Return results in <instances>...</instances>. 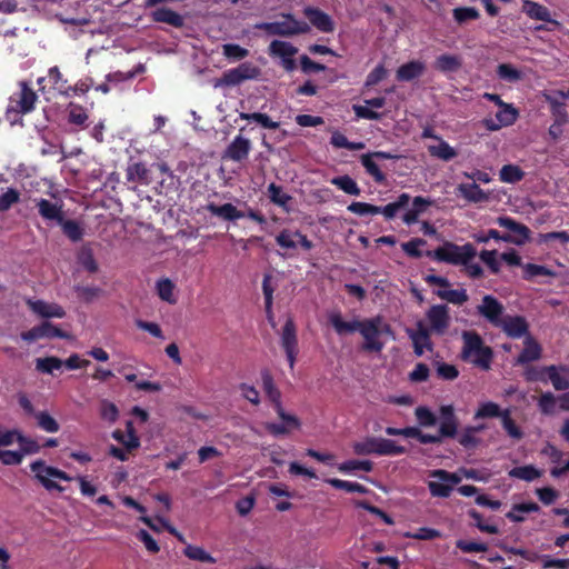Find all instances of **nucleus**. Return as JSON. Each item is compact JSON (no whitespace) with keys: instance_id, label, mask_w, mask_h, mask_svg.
Here are the masks:
<instances>
[{"instance_id":"obj_20","label":"nucleus","mask_w":569,"mask_h":569,"mask_svg":"<svg viewBox=\"0 0 569 569\" xmlns=\"http://www.w3.org/2000/svg\"><path fill=\"white\" fill-rule=\"evenodd\" d=\"M303 14L308 18L310 23L319 31L330 33L335 30L333 20L325 11L313 7H306L303 9Z\"/></svg>"},{"instance_id":"obj_30","label":"nucleus","mask_w":569,"mask_h":569,"mask_svg":"<svg viewBox=\"0 0 569 569\" xmlns=\"http://www.w3.org/2000/svg\"><path fill=\"white\" fill-rule=\"evenodd\" d=\"M425 64L421 61L413 60L400 66L396 77L399 81H411L419 78L425 71Z\"/></svg>"},{"instance_id":"obj_4","label":"nucleus","mask_w":569,"mask_h":569,"mask_svg":"<svg viewBox=\"0 0 569 569\" xmlns=\"http://www.w3.org/2000/svg\"><path fill=\"white\" fill-rule=\"evenodd\" d=\"M428 257L437 261L450 263L453 266H463L477 256V250L472 243H465L459 246L457 243L447 241L433 251L427 252Z\"/></svg>"},{"instance_id":"obj_48","label":"nucleus","mask_w":569,"mask_h":569,"mask_svg":"<svg viewBox=\"0 0 569 569\" xmlns=\"http://www.w3.org/2000/svg\"><path fill=\"white\" fill-rule=\"evenodd\" d=\"M511 478L521 479L525 481H533L541 476V471L532 465L515 467L509 471Z\"/></svg>"},{"instance_id":"obj_55","label":"nucleus","mask_w":569,"mask_h":569,"mask_svg":"<svg viewBox=\"0 0 569 569\" xmlns=\"http://www.w3.org/2000/svg\"><path fill=\"white\" fill-rule=\"evenodd\" d=\"M183 553L189 559L197 560L200 562H206V563H214L216 562V559L210 553H208L203 548L198 547V546L188 545L184 548Z\"/></svg>"},{"instance_id":"obj_40","label":"nucleus","mask_w":569,"mask_h":569,"mask_svg":"<svg viewBox=\"0 0 569 569\" xmlns=\"http://www.w3.org/2000/svg\"><path fill=\"white\" fill-rule=\"evenodd\" d=\"M79 264L82 266L90 273H96L99 269L98 262L94 259L93 251L90 247L83 246L77 256Z\"/></svg>"},{"instance_id":"obj_18","label":"nucleus","mask_w":569,"mask_h":569,"mask_svg":"<svg viewBox=\"0 0 569 569\" xmlns=\"http://www.w3.org/2000/svg\"><path fill=\"white\" fill-rule=\"evenodd\" d=\"M34 206L38 209L40 217L46 221L62 222L64 213L62 204L53 203L44 198L33 199Z\"/></svg>"},{"instance_id":"obj_61","label":"nucleus","mask_w":569,"mask_h":569,"mask_svg":"<svg viewBox=\"0 0 569 569\" xmlns=\"http://www.w3.org/2000/svg\"><path fill=\"white\" fill-rule=\"evenodd\" d=\"M458 442L466 450H475L481 443V439L478 438L475 433L470 432L468 428L465 427L461 433L458 436Z\"/></svg>"},{"instance_id":"obj_42","label":"nucleus","mask_w":569,"mask_h":569,"mask_svg":"<svg viewBox=\"0 0 569 569\" xmlns=\"http://www.w3.org/2000/svg\"><path fill=\"white\" fill-rule=\"evenodd\" d=\"M331 183L350 196H359L361 192L357 182L348 174L332 178Z\"/></svg>"},{"instance_id":"obj_24","label":"nucleus","mask_w":569,"mask_h":569,"mask_svg":"<svg viewBox=\"0 0 569 569\" xmlns=\"http://www.w3.org/2000/svg\"><path fill=\"white\" fill-rule=\"evenodd\" d=\"M522 11L531 19L549 22L555 27H559L560 24L557 20L551 18L549 9L538 2L525 0Z\"/></svg>"},{"instance_id":"obj_45","label":"nucleus","mask_w":569,"mask_h":569,"mask_svg":"<svg viewBox=\"0 0 569 569\" xmlns=\"http://www.w3.org/2000/svg\"><path fill=\"white\" fill-rule=\"evenodd\" d=\"M62 366L63 360L54 356L36 359V370L42 373L52 375L53 370H59Z\"/></svg>"},{"instance_id":"obj_54","label":"nucleus","mask_w":569,"mask_h":569,"mask_svg":"<svg viewBox=\"0 0 569 569\" xmlns=\"http://www.w3.org/2000/svg\"><path fill=\"white\" fill-rule=\"evenodd\" d=\"M373 469V463L370 460H348L338 465V470L343 473H350L355 470H363L370 472Z\"/></svg>"},{"instance_id":"obj_29","label":"nucleus","mask_w":569,"mask_h":569,"mask_svg":"<svg viewBox=\"0 0 569 569\" xmlns=\"http://www.w3.org/2000/svg\"><path fill=\"white\" fill-rule=\"evenodd\" d=\"M541 357V347L531 336L525 339V347L517 358V363L526 365L538 360Z\"/></svg>"},{"instance_id":"obj_63","label":"nucleus","mask_w":569,"mask_h":569,"mask_svg":"<svg viewBox=\"0 0 569 569\" xmlns=\"http://www.w3.org/2000/svg\"><path fill=\"white\" fill-rule=\"evenodd\" d=\"M479 16V11L473 7H459L453 9V18L458 23L476 20Z\"/></svg>"},{"instance_id":"obj_53","label":"nucleus","mask_w":569,"mask_h":569,"mask_svg":"<svg viewBox=\"0 0 569 569\" xmlns=\"http://www.w3.org/2000/svg\"><path fill=\"white\" fill-rule=\"evenodd\" d=\"M34 418L37 420V426L46 432L54 433L60 430L58 421L47 411H39Z\"/></svg>"},{"instance_id":"obj_7","label":"nucleus","mask_w":569,"mask_h":569,"mask_svg":"<svg viewBox=\"0 0 569 569\" xmlns=\"http://www.w3.org/2000/svg\"><path fill=\"white\" fill-rule=\"evenodd\" d=\"M283 21L261 22L256 28L263 30L270 36L280 37L303 34L310 31V27L306 21L297 20L291 13L283 14Z\"/></svg>"},{"instance_id":"obj_10","label":"nucleus","mask_w":569,"mask_h":569,"mask_svg":"<svg viewBox=\"0 0 569 569\" xmlns=\"http://www.w3.org/2000/svg\"><path fill=\"white\" fill-rule=\"evenodd\" d=\"M431 477L440 481H429L428 488L432 497L448 498L452 491V485L460 482V478L452 472L443 469L431 471Z\"/></svg>"},{"instance_id":"obj_37","label":"nucleus","mask_w":569,"mask_h":569,"mask_svg":"<svg viewBox=\"0 0 569 569\" xmlns=\"http://www.w3.org/2000/svg\"><path fill=\"white\" fill-rule=\"evenodd\" d=\"M461 67V59L453 54H441L435 61V68L441 72H453Z\"/></svg>"},{"instance_id":"obj_47","label":"nucleus","mask_w":569,"mask_h":569,"mask_svg":"<svg viewBox=\"0 0 569 569\" xmlns=\"http://www.w3.org/2000/svg\"><path fill=\"white\" fill-rule=\"evenodd\" d=\"M429 153L443 161H450L457 157V151L445 140L440 139L439 144L430 146Z\"/></svg>"},{"instance_id":"obj_9","label":"nucleus","mask_w":569,"mask_h":569,"mask_svg":"<svg viewBox=\"0 0 569 569\" xmlns=\"http://www.w3.org/2000/svg\"><path fill=\"white\" fill-rule=\"evenodd\" d=\"M497 223L509 231L501 237L503 242L522 246L530 238V229L510 217H498Z\"/></svg>"},{"instance_id":"obj_21","label":"nucleus","mask_w":569,"mask_h":569,"mask_svg":"<svg viewBox=\"0 0 569 569\" xmlns=\"http://www.w3.org/2000/svg\"><path fill=\"white\" fill-rule=\"evenodd\" d=\"M151 170L142 161L129 162L126 169L128 182L149 186L152 182Z\"/></svg>"},{"instance_id":"obj_64","label":"nucleus","mask_w":569,"mask_h":569,"mask_svg":"<svg viewBox=\"0 0 569 569\" xmlns=\"http://www.w3.org/2000/svg\"><path fill=\"white\" fill-rule=\"evenodd\" d=\"M416 418L420 426L432 427L437 423L435 413L427 407H417L415 410Z\"/></svg>"},{"instance_id":"obj_11","label":"nucleus","mask_w":569,"mask_h":569,"mask_svg":"<svg viewBox=\"0 0 569 569\" xmlns=\"http://www.w3.org/2000/svg\"><path fill=\"white\" fill-rule=\"evenodd\" d=\"M477 312L497 328L505 317V307L496 297L485 295L481 303L477 306Z\"/></svg>"},{"instance_id":"obj_36","label":"nucleus","mask_w":569,"mask_h":569,"mask_svg":"<svg viewBox=\"0 0 569 569\" xmlns=\"http://www.w3.org/2000/svg\"><path fill=\"white\" fill-rule=\"evenodd\" d=\"M505 409L493 401H486L480 403L475 412V419L500 418L503 416Z\"/></svg>"},{"instance_id":"obj_1","label":"nucleus","mask_w":569,"mask_h":569,"mask_svg":"<svg viewBox=\"0 0 569 569\" xmlns=\"http://www.w3.org/2000/svg\"><path fill=\"white\" fill-rule=\"evenodd\" d=\"M329 322L340 336L359 331L365 339L362 350L369 352H381L385 347L379 339L381 333H391V327L383 323L380 316L365 320L345 321L341 313L337 311L329 315Z\"/></svg>"},{"instance_id":"obj_25","label":"nucleus","mask_w":569,"mask_h":569,"mask_svg":"<svg viewBox=\"0 0 569 569\" xmlns=\"http://www.w3.org/2000/svg\"><path fill=\"white\" fill-rule=\"evenodd\" d=\"M457 196L471 203H481L489 200L486 193L477 183H460L456 188Z\"/></svg>"},{"instance_id":"obj_33","label":"nucleus","mask_w":569,"mask_h":569,"mask_svg":"<svg viewBox=\"0 0 569 569\" xmlns=\"http://www.w3.org/2000/svg\"><path fill=\"white\" fill-rule=\"evenodd\" d=\"M411 197L408 193H401L396 201L388 203L385 207H379V214H383L386 219H393L397 212L401 209H405L409 202Z\"/></svg>"},{"instance_id":"obj_22","label":"nucleus","mask_w":569,"mask_h":569,"mask_svg":"<svg viewBox=\"0 0 569 569\" xmlns=\"http://www.w3.org/2000/svg\"><path fill=\"white\" fill-rule=\"evenodd\" d=\"M547 382H551L557 391L569 389V366H546Z\"/></svg>"},{"instance_id":"obj_28","label":"nucleus","mask_w":569,"mask_h":569,"mask_svg":"<svg viewBox=\"0 0 569 569\" xmlns=\"http://www.w3.org/2000/svg\"><path fill=\"white\" fill-rule=\"evenodd\" d=\"M260 375L262 381V389L267 395L268 399L271 401L273 409H276L278 408V406L282 405L281 392L274 385L273 377L268 369H262Z\"/></svg>"},{"instance_id":"obj_57","label":"nucleus","mask_w":569,"mask_h":569,"mask_svg":"<svg viewBox=\"0 0 569 569\" xmlns=\"http://www.w3.org/2000/svg\"><path fill=\"white\" fill-rule=\"evenodd\" d=\"M222 53L227 59L238 61L247 58L249 50L237 43H226L222 46Z\"/></svg>"},{"instance_id":"obj_39","label":"nucleus","mask_w":569,"mask_h":569,"mask_svg":"<svg viewBox=\"0 0 569 569\" xmlns=\"http://www.w3.org/2000/svg\"><path fill=\"white\" fill-rule=\"evenodd\" d=\"M157 293L162 301L170 305L177 303V297L174 296V283L169 278H163L157 281Z\"/></svg>"},{"instance_id":"obj_14","label":"nucleus","mask_w":569,"mask_h":569,"mask_svg":"<svg viewBox=\"0 0 569 569\" xmlns=\"http://www.w3.org/2000/svg\"><path fill=\"white\" fill-rule=\"evenodd\" d=\"M518 117L519 111L511 103L506 102L505 106L499 108L495 119H483V126L490 131H498L502 127L512 126L517 121Z\"/></svg>"},{"instance_id":"obj_23","label":"nucleus","mask_w":569,"mask_h":569,"mask_svg":"<svg viewBox=\"0 0 569 569\" xmlns=\"http://www.w3.org/2000/svg\"><path fill=\"white\" fill-rule=\"evenodd\" d=\"M29 308L38 316L49 318H63L66 316L64 309L58 303H49L43 300H27Z\"/></svg>"},{"instance_id":"obj_34","label":"nucleus","mask_w":569,"mask_h":569,"mask_svg":"<svg viewBox=\"0 0 569 569\" xmlns=\"http://www.w3.org/2000/svg\"><path fill=\"white\" fill-rule=\"evenodd\" d=\"M58 224L61 227L63 234L70 241L78 242L83 238L84 229L78 221L63 218L62 222H59Z\"/></svg>"},{"instance_id":"obj_51","label":"nucleus","mask_w":569,"mask_h":569,"mask_svg":"<svg viewBox=\"0 0 569 569\" xmlns=\"http://www.w3.org/2000/svg\"><path fill=\"white\" fill-rule=\"evenodd\" d=\"M523 274L522 278L525 280H532L536 277H553L556 272L546 266H540L536 263H526L522 266Z\"/></svg>"},{"instance_id":"obj_19","label":"nucleus","mask_w":569,"mask_h":569,"mask_svg":"<svg viewBox=\"0 0 569 569\" xmlns=\"http://www.w3.org/2000/svg\"><path fill=\"white\" fill-rule=\"evenodd\" d=\"M150 19L157 23H166L173 28H182L184 24V18L177 11L168 7H153L150 12Z\"/></svg>"},{"instance_id":"obj_44","label":"nucleus","mask_w":569,"mask_h":569,"mask_svg":"<svg viewBox=\"0 0 569 569\" xmlns=\"http://www.w3.org/2000/svg\"><path fill=\"white\" fill-rule=\"evenodd\" d=\"M501 425L510 438L515 440H520L523 438V431L511 418L510 409H505L503 416L501 417Z\"/></svg>"},{"instance_id":"obj_5","label":"nucleus","mask_w":569,"mask_h":569,"mask_svg":"<svg viewBox=\"0 0 569 569\" xmlns=\"http://www.w3.org/2000/svg\"><path fill=\"white\" fill-rule=\"evenodd\" d=\"M353 452L359 456H399L407 452L403 446L397 445L393 440L367 437L363 441H357L352 445Z\"/></svg>"},{"instance_id":"obj_50","label":"nucleus","mask_w":569,"mask_h":569,"mask_svg":"<svg viewBox=\"0 0 569 569\" xmlns=\"http://www.w3.org/2000/svg\"><path fill=\"white\" fill-rule=\"evenodd\" d=\"M539 509L540 507L536 502L517 503L512 507V510L506 515V517L512 522H522L525 518L519 515L520 512H537Z\"/></svg>"},{"instance_id":"obj_46","label":"nucleus","mask_w":569,"mask_h":569,"mask_svg":"<svg viewBox=\"0 0 569 569\" xmlns=\"http://www.w3.org/2000/svg\"><path fill=\"white\" fill-rule=\"evenodd\" d=\"M239 117L242 120L254 121L264 129H278L280 127V122L271 120V118L267 113L262 112H241Z\"/></svg>"},{"instance_id":"obj_8","label":"nucleus","mask_w":569,"mask_h":569,"mask_svg":"<svg viewBox=\"0 0 569 569\" xmlns=\"http://www.w3.org/2000/svg\"><path fill=\"white\" fill-rule=\"evenodd\" d=\"M260 76V69L252 62H242L238 67L223 72L216 86L234 87L246 80H253Z\"/></svg>"},{"instance_id":"obj_31","label":"nucleus","mask_w":569,"mask_h":569,"mask_svg":"<svg viewBox=\"0 0 569 569\" xmlns=\"http://www.w3.org/2000/svg\"><path fill=\"white\" fill-rule=\"evenodd\" d=\"M375 157L371 152L360 156V162L366 169V172L373 178L377 183H383L386 181V174L380 170L379 166L375 161Z\"/></svg>"},{"instance_id":"obj_13","label":"nucleus","mask_w":569,"mask_h":569,"mask_svg":"<svg viewBox=\"0 0 569 569\" xmlns=\"http://www.w3.org/2000/svg\"><path fill=\"white\" fill-rule=\"evenodd\" d=\"M281 346L286 352L289 366L292 369L298 353V339L296 325L291 317H288L282 328Z\"/></svg>"},{"instance_id":"obj_17","label":"nucleus","mask_w":569,"mask_h":569,"mask_svg":"<svg viewBox=\"0 0 569 569\" xmlns=\"http://www.w3.org/2000/svg\"><path fill=\"white\" fill-rule=\"evenodd\" d=\"M251 151V141L243 136H236L223 152L222 158L234 162L246 160Z\"/></svg>"},{"instance_id":"obj_6","label":"nucleus","mask_w":569,"mask_h":569,"mask_svg":"<svg viewBox=\"0 0 569 569\" xmlns=\"http://www.w3.org/2000/svg\"><path fill=\"white\" fill-rule=\"evenodd\" d=\"M30 470L33 473L34 479L48 491L56 490L58 492H62L64 490V488L53 479L63 481L72 480V477L66 471L52 466H47L46 461L42 459L31 462Z\"/></svg>"},{"instance_id":"obj_16","label":"nucleus","mask_w":569,"mask_h":569,"mask_svg":"<svg viewBox=\"0 0 569 569\" xmlns=\"http://www.w3.org/2000/svg\"><path fill=\"white\" fill-rule=\"evenodd\" d=\"M497 328H500L511 339L529 336V325L522 316L507 315Z\"/></svg>"},{"instance_id":"obj_62","label":"nucleus","mask_w":569,"mask_h":569,"mask_svg":"<svg viewBox=\"0 0 569 569\" xmlns=\"http://www.w3.org/2000/svg\"><path fill=\"white\" fill-rule=\"evenodd\" d=\"M556 401H557V398L555 397V395L550 391H547L545 393H542L538 400V407H539V410L543 413V415H553L555 411H556Z\"/></svg>"},{"instance_id":"obj_12","label":"nucleus","mask_w":569,"mask_h":569,"mask_svg":"<svg viewBox=\"0 0 569 569\" xmlns=\"http://www.w3.org/2000/svg\"><path fill=\"white\" fill-rule=\"evenodd\" d=\"M274 411L277 412L278 417L281 419L282 422L266 423V430L270 435L274 437L283 436L301 427V421L299 420V418L295 415L286 412L282 405L278 406V408H276Z\"/></svg>"},{"instance_id":"obj_2","label":"nucleus","mask_w":569,"mask_h":569,"mask_svg":"<svg viewBox=\"0 0 569 569\" xmlns=\"http://www.w3.org/2000/svg\"><path fill=\"white\" fill-rule=\"evenodd\" d=\"M462 349L460 358L471 362L481 370H489L493 359V350L485 345L482 337L473 330H465L461 333Z\"/></svg>"},{"instance_id":"obj_56","label":"nucleus","mask_w":569,"mask_h":569,"mask_svg":"<svg viewBox=\"0 0 569 569\" xmlns=\"http://www.w3.org/2000/svg\"><path fill=\"white\" fill-rule=\"evenodd\" d=\"M497 76L508 82H517L521 79L520 70L510 63H500L497 68Z\"/></svg>"},{"instance_id":"obj_26","label":"nucleus","mask_w":569,"mask_h":569,"mask_svg":"<svg viewBox=\"0 0 569 569\" xmlns=\"http://www.w3.org/2000/svg\"><path fill=\"white\" fill-rule=\"evenodd\" d=\"M206 209L212 216L219 217L226 221H234L244 218V212L238 210L236 206L229 202L221 206L210 202L207 204Z\"/></svg>"},{"instance_id":"obj_43","label":"nucleus","mask_w":569,"mask_h":569,"mask_svg":"<svg viewBox=\"0 0 569 569\" xmlns=\"http://www.w3.org/2000/svg\"><path fill=\"white\" fill-rule=\"evenodd\" d=\"M436 295L450 303L461 306L468 301L469 296L465 289H445L437 290Z\"/></svg>"},{"instance_id":"obj_38","label":"nucleus","mask_w":569,"mask_h":569,"mask_svg":"<svg viewBox=\"0 0 569 569\" xmlns=\"http://www.w3.org/2000/svg\"><path fill=\"white\" fill-rule=\"evenodd\" d=\"M297 52V47L281 40H273L269 46V53L271 56L281 58V60L288 57H293Z\"/></svg>"},{"instance_id":"obj_49","label":"nucleus","mask_w":569,"mask_h":569,"mask_svg":"<svg viewBox=\"0 0 569 569\" xmlns=\"http://www.w3.org/2000/svg\"><path fill=\"white\" fill-rule=\"evenodd\" d=\"M430 333L431 331L429 330V328L425 326L422 321L417 322L416 330L408 331L410 339H416V341H418L421 346L426 347V349L428 350L432 349Z\"/></svg>"},{"instance_id":"obj_3","label":"nucleus","mask_w":569,"mask_h":569,"mask_svg":"<svg viewBox=\"0 0 569 569\" xmlns=\"http://www.w3.org/2000/svg\"><path fill=\"white\" fill-rule=\"evenodd\" d=\"M19 86L20 90L9 98V104L4 113L6 120L11 126L22 124V116L30 113L38 100L37 93L28 82L21 81Z\"/></svg>"},{"instance_id":"obj_58","label":"nucleus","mask_w":569,"mask_h":569,"mask_svg":"<svg viewBox=\"0 0 569 569\" xmlns=\"http://www.w3.org/2000/svg\"><path fill=\"white\" fill-rule=\"evenodd\" d=\"M99 413L102 420L110 423H114L119 417L118 407L113 402L106 399L101 400L100 402Z\"/></svg>"},{"instance_id":"obj_60","label":"nucleus","mask_w":569,"mask_h":569,"mask_svg":"<svg viewBox=\"0 0 569 569\" xmlns=\"http://www.w3.org/2000/svg\"><path fill=\"white\" fill-rule=\"evenodd\" d=\"M497 250H482L479 254V258L489 268L492 274L500 272V263L497 259Z\"/></svg>"},{"instance_id":"obj_35","label":"nucleus","mask_w":569,"mask_h":569,"mask_svg":"<svg viewBox=\"0 0 569 569\" xmlns=\"http://www.w3.org/2000/svg\"><path fill=\"white\" fill-rule=\"evenodd\" d=\"M299 230L282 229L276 236V243L284 250H296L298 248Z\"/></svg>"},{"instance_id":"obj_27","label":"nucleus","mask_w":569,"mask_h":569,"mask_svg":"<svg viewBox=\"0 0 569 569\" xmlns=\"http://www.w3.org/2000/svg\"><path fill=\"white\" fill-rule=\"evenodd\" d=\"M433 201L429 198L417 196L412 200V207L402 216V221L410 226L418 221V218L423 213Z\"/></svg>"},{"instance_id":"obj_32","label":"nucleus","mask_w":569,"mask_h":569,"mask_svg":"<svg viewBox=\"0 0 569 569\" xmlns=\"http://www.w3.org/2000/svg\"><path fill=\"white\" fill-rule=\"evenodd\" d=\"M268 197L273 204L281 207L284 211L289 212L288 203L291 201L292 197L286 192L281 186L271 182L268 188Z\"/></svg>"},{"instance_id":"obj_52","label":"nucleus","mask_w":569,"mask_h":569,"mask_svg":"<svg viewBox=\"0 0 569 569\" xmlns=\"http://www.w3.org/2000/svg\"><path fill=\"white\" fill-rule=\"evenodd\" d=\"M330 143L335 148H345V149H348L351 151L362 150L365 148L363 142L349 141L348 138L339 131H335L332 133V136L330 138Z\"/></svg>"},{"instance_id":"obj_15","label":"nucleus","mask_w":569,"mask_h":569,"mask_svg":"<svg viewBox=\"0 0 569 569\" xmlns=\"http://www.w3.org/2000/svg\"><path fill=\"white\" fill-rule=\"evenodd\" d=\"M431 332L443 335L450 325L449 309L446 305H433L427 311Z\"/></svg>"},{"instance_id":"obj_59","label":"nucleus","mask_w":569,"mask_h":569,"mask_svg":"<svg viewBox=\"0 0 569 569\" xmlns=\"http://www.w3.org/2000/svg\"><path fill=\"white\" fill-rule=\"evenodd\" d=\"M356 506L358 508H361V509L368 511L369 513H371L373 516L379 517L386 525H393L395 523V521L391 518V516H389L386 511H383L379 507H376V506L371 505L367 500L357 501Z\"/></svg>"},{"instance_id":"obj_41","label":"nucleus","mask_w":569,"mask_h":569,"mask_svg":"<svg viewBox=\"0 0 569 569\" xmlns=\"http://www.w3.org/2000/svg\"><path fill=\"white\" fill-rule=\"evenodd\" d=\"M525 177V172L519 166L505 164L499 171V179L505 183H517Z\"/></svg>"}]
</instances>
